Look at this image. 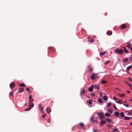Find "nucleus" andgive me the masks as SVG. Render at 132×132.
<instances>
[{"instance_id": "1", "label": "nucleus", "mask_w": 132, "mask_h": 132, "mask_svg": "<svg viewBox=\"0 0 132 132\" xmlns=\"http://www.w3.org/2000/svg\"><path fill=\"white\" fill-rule=\"evenodd\" d=\"M29 106L33 108L34 106V104L32 103V101L34 100L32 98V96L31 95H30L29 96L28 99Z\"/></svg>"}, {"instance_id": "2", "label": "nucleus", "mask_w": 132, "mask_h": 132, "mask_svg": "<svg viewBox=\"0 0 132 132\" xmlns=\"http://www.w3.org/2000/svg\"><path fill=\"white\" fill-rule=\"evenodd\" d=\"M114 52L117 53L121 55L123 53V50L120 49L119 48H117L114 50Z\"/></svg>"}, {"instance_id": "3", "label": "nucleus", "mask_w": 132, "mask_h": 132, "mask_svg": "<svg viewBox=\"0 0 132 132\" xmlns=\"http://www.w3.org/2000/svg\"><path fill=\"white\" fill-rule=\"evenodd\" d=\"M97 114L99 115V118L101 120L103 118H105L104 113L102 112L101 113L100 112H98L97 113Z\"/></svg>"}, {"instance_id": "4", "label": "nucleus", "mask_w": 132, "mask_h": 132, "mask_svg": "<svg viewBox=\"0 0 132 132\" xmlns=\"http://www.w3.org/2000/svg\"><path fill=\"white\" fill-rule=\"evenodd\" d=\"M100 85L98 84H97L93 85V88L94 89H97L98 90L99 89Z\"/></svg>"}, {"instance_id": "5", "label": "nucleus", "mask_w": 132, "mask_h": 132, "mask_svg": "<svg viewBox=\"0 0 132 132\" xmlns=\"http://www.w3.org/2000/svg\"><path fill=\"white\" fill-rule=\"evenodd\" d=\"M97 76L96 74L93 73L92 75L90 76L91 79L92 80H94L95 79V77H96Z\"/></svg>"}, {"instance_id": "6", "label": "nucleus", "mask_w": 132, "mask_h": 132, "mask_svg": "<svg viewBox=\"0 0 132 132\" xmlns=\"http://www.w3.org/2000/svg\"><path fill=\"white\" fill-rule=\"evenodd\" d=\"M39 108L40 111H42V113H43V108L42 105L41 104H39Z\"/></svg>"}, {"instance_id": "7", "label": "nucleus", "mask_w": 132, "mask_h": 132, "mask_svg": "<svg viewBox=\"0 0 132 132\" xmlns=\"http://www.w3.org/2000/svg\"><path fill=\"white\" fill-rule=\"evenodd\" d=\"M46 111L48 114H49L51 111V109L49 107H47L46 109Z\"/></svg>"}, {"instance_id": "8", "label": "nucleus", "mask_w": 132, "mask_h": 132, "mask_svg": "<svg viewBox=\"0 0 132 132\" xmlns=\"http://www.w3.org/2000/svg\"><path fill=\"white\" fill-rule=\"evenodd\" d=\"M93 85H92L91 87L89 88L88 90L89 91L91 92L93 91Z\"/></svg>"}, {"instance_id": "9", "label": "nucleus", "mask_w": 132, "mask_h": 132, "mask_svg": "<svg viewBox=\"0 0 132 132\" xmlns=\"http://www.w3.org/2000/svg\"><path fill=\"white\" fill-rule=\"evenodd\" d=\"M15 86V84L14 83L11 82L10 85V87L11 88H13Z\"/></svg>"}, {"instance_id": "10", "label": "nucleus", "mask_w": 132, "mask_h": 132, "mask_svg": "<svg viewBox=\"0 0 132 132\" xmlns=\"http://www.w3.org/2000/svg\"><path fill=\"white\" fill-rule=\"evenodd\" d=\"M106 122L105 120H102L100 122V125L101 126H102L103 125L105 124Z\"/></svg>"}, {"instance_id": "11", "label": "nucleus", "mask_w": 132, "mask_h": 132, "mask_svg": "<svg viewBox=\"0 0 132 132\" xmlns=\"http://www.w3.org/2000/svg\"><path fill=\"white\" fill-rule=\"evenodd\" d=\"M126 27V25L125 24H122L121 26V28L122 29H124Z\"/></svg>"}, {"instance_id": "12", "label": "nucleus", "mask_w": 132, "mask_h": 132, "mask_svg": "<svg viewBox=\"0 0 132 132\" xmlns=\"http://www.w3.org/2000/svg\"><path fill=\"white\" fill-rule=\"evenodd\" d=\"M132 117H125L124 119L125 120H128L130 119L131 118H132Z\"/></svg>"}, {"instance_id": "13", "label": "nucleus", "mask_w": 132, "mask_h": 132, "mask_svg": "<svg viewBox=\"0 0 132 132\" xmlns=\"http://www.w3.org/2000/svg\"><path fill=\"white\" fill-rule=\"evenodd\" d=\"M106 120L108 122H112V120L108 118H105Z\"/></svg>"}, {"instance_id": "14", "label": "nucleus", "mask_w": 132, "mask_h": 132, "mask_svg": "<svg viewBox=\"0 0 132 132\" xmlns=\"http://www.w3.org/2000/svg\"><path fill=\"white\" fill-rule=\"evenodd\" d=\"M132 68V65H130V66H128L126 68V71H128L129 70V69Z\"/></svg>"}, {"instance_id": "15", "label": "nucleus", "mask_w": 132, "mask_h": 132, "mask_svg": "<svg viewBox=\"0 0 132 132\" xmlns=\"http://www.w3.org/2000/svg\"><path fill=\"white\" fill-rule=\"evenodd\" d=\"M120 116L122 117H125V115L123 112H121L120 114Z\"/></svg>"}, {"instance_id": "16", "label": "nucleus", "mask_w": 132, "mask_h": 132, "mask_svg": "<svg viewBox=\"0 0 132 132\" xmlns=\"http://www.w3.org/2000/svg\"><path fill=\"white\" fill-rule=\"evenodd\" d=\"M24 91V89L22 88L19 89V92L20 93L23 92Z\"/></svg>"}, {"instance_id": "17", "label": "nucleus", "mask_w": 132, "mask_h": 132, "mask_svg": "<svg viewBox=\"0 0 132 132\" xmlns=\"http://www.w3.org/2000/svg\"><path fill=\"white\" fill-rule=\"evenodd\" d=\"M114 114L115 116H118L119 115V112H114Z\"/></svg>"}, {"instance_id": "18", "label": "nucleus", "mask_w": 132, "mask_h": 132, "mask_svg": "<svg viewBox=\"0 0 132 132\" xmlns=\"http://www.w3.org/2000/svg\"><path fill=\"white\" fill-rule=\"evenodd\" d=\"M108 112H109L110 113L112 114V113L113 111L112 109H109L107 110Z\"/></svg>"}, {"instance_id": "19", "label": "nucleus", "mask_w": 132, "mask_h": 132, "mask_svg": "<svg viewBox=\"0 0 132 132\" xmlns=\"http://www.w3.org/2000/svg\"><path fill=\"white\" fill-rule=\"evenodd\" d=\"M115 102L119 104H122V103H121L122 101L121 100H119L117 101H115Z\"/></svg>"}, {"instance_id": "20", "label": "nucleus", "mask_w": 132, "mask_h": 132, "mask_svg": "<svg viewBox=\"0 0 132 132\" xmlns=\"http://www.w3.org/2000/svg\"><path fill=\"white\" fill-rule=\"evenodd\" d=\"M103 98L104 100L105 101L107 100L108 99V97L106 96H103Z\"/></svg>"}, {"instance_id": "21", "label": "nucleus", "mask_w": 132, "mask_h": 132, "mask_svg": "<svg viewBox=\"0 0 132 132\" xmlns=\"http://www.w3.org/2000/svg\"><path fill=\"white\" fill-rule=\"evenodd\" d=\"M84 93H85V91L84 90L81 91L80 93V95L81 96L82 95H83Z\"/></svg>"}, {"instance_id": "22", "label": "nucleus", "mask_w": 132, "mask_h": 132, "mask_svg": "<svg viewBox=\"0 0 132 132\" xmlns=\"http://www.w3.org/2000/svg\"><path fill=\"white\" fill-rule=\"evenodd\" d=\"M124 51L126 53H128L129 52L128 51V50H127L125 47H124Z\"/></svg>"}, {"instance_id": "23", "label": "nucleus", "mask_w": 132, "mask_h": 132, "mask_svg": "<svg viewBox=\"0 0 132 132\" xmlns=\"http://www.w3.org/2000/svg\"><path fill=\"white\" fill-rule=\"evenodd\" d=\"M105 116L107 117H109L110 116V115L109 113H106L105 114Z\"/></svg>"}, {"instance_id": "24", "label": "nucleus", "mask_w": 132, "mask_h": 132, "mask_svg": "<svg viewBox=\"0 0 132 132\" xmlns=\"http://www.w3.org/2000/svg\"><path fill=\"white\" fill-rule=\"evenodd\" d=\"M118 95L120 97H123L125 96V95L124 94H118Z\"/></svg>"}, {"instance_id": "25", "label": "nucleus", "mask_w": 132, "mask_h": 132, "mask_svg": "<svg viewBox=\"0 0 132 132\" xmlns=\"http://www.w3.org/2000/svg\"><path fill=\"white\" fill-rule=\"evenodd\" d=\"M19 86L21 87H24L25 85L24 83H21V84L19 85Z\"/></svg>"}, {"instance_id": "26", "label": "nucleus", "mask_w": 132, "mask_h": 132, "mask_svg": "<svg viewBox=\"0 0 132 132\" xmlns=\"http://www.w3.org/2000/svg\"><path fill=\"white\" fill-rule=\"evenodd\" d=\"M107 82V81L104 80H102L101 81V83L103 84H105Z\"/></svg>"}, {"instance_id": "27", "label": "nucleus", "mask_w": 132, "mask_h": 132, "mask_svg": "<svg viewBox=\"0 0 132 132\" xmlns=\"http://www.w3.org/2000/svg\"><path fill=\"white\" fill-rule=\"evenodd\" d=\"M88 102L89 105H91L92 103V101L90 100H89Z\"/></svg>"}, {"instance_id": "28", "label": "nucleus", "mask_w": 132, "mask_h": 132, "mask_svg": "<svg viewBox=\"0 0 132 132\" xmlns=\"http://www.w3.org/2000/svg\"><path fill=\"white\" fill-rule=\"evenodd\" d=\"M29 107L28 108L24 110V111H28L30 110V109H31L30 108H31V107Z\"/></svg>"}, {"instance_id": "29", "label": "nucleus", "mask_w": 132, "mask_h": 132, "mask_svg": "<svg viewBox=\"0 0 132 132\" xmlns=\"http://www.w3.org/2000/svg\"><path fill=\"white\" fill-rule=\"evenodd\" d=\"M128 61V59L127 58L123 60V61L125 63L127 62Z\"/></svg>"}, {"instance_id": "30", "label": "nucleus", "mask_w": 132, "mask_h": 132, "mask_svg": "<svg viewBox=\"0 0 132 132\" xmlns=\"http://www.w3.org/2000/svg\"><path fill=\"white\" fill-rule=\"evenodd\" d=\"M98 102L99 103H102V100L101 98H99V99H98Z\"/></svg>"}, {"instance_id": "31", "label": "nucleus", "mask_w": 132, "mask_h": 132, "mask_svg": "<svg viewBox=\"0 0 132 132\" xmlns=\"http://www.w3.org/2000/svg\"><path fill=\"white\" fill-rule=\"evenodd\" d=\"M105 54V52H103L102 53H101L100 54V55L101 56Z\"/></svg>"}, {"instance_id": "32", "label": "nucleus", "mask_w": 132, "mask_h": 132, "mask_svg": "<svg viewBox=\"0 0 132 132\" xmlns=\"http://www.w3.org/2000/svg\"><path fill=\"white\" fill-rule=\"evenodd\" d=\"M111 102H109V103L107 104V106H106L107 108H108V107H109L111 105Z\"/></svg>"}, {"instance_id": "33", "label": "nucleus", "mask_w": 132, "mask_h": 132, "mask_svg": "<svg viewBox=\"0 0 132 132\" xmlns=\"http://www.w3.org/2000/svg\"><path fill=\"white\" fill-rule=\"evenodd\" d=\"M107 33L109 35H111L112 34V32H107Z\"/></svg>"}, {"instance_id": "34", "label": "nucleus", "mask_w": 132, "mask_h": 132, "mask_svg": "<svg viewBox=\"0 0 132 132\" xmlns=\"http://www.w3.org/2000/svg\"><path fill=\"white\" fill-rule=\"evenodd\" d=\"M123 105L125 106L126 107H129V105H128V104H123Z\"/></svg>"}, {"instance_id": "35", "label": "nucleus", "mask_w": 132, "mask_h": 132, "mask_svg": "<svg viewBox=\"0 0 132 132\" xmlns=\"http://www.w3.org/2000/svg\"><path fill=\"white\" fill-rule=\"evenodd\" d=\"M79 125L81 126L82 127H83L84 126V124L82 123H80L79 124Z\"/></svg>"}, {"instance_id": "36", "label": "nucleus", "mask_w": 132, "mask_h": 132, "mask_svg": "<svg viewBox=\"0 0 132 132\" xmlns=\"http://www.w3.org/2000/svg\"><path fill=\"white\" fill-rule=\"evenodd\" d=\"M110 62V61H108L106 62H105V63H104V65H106L108 63H109Z\"/></svg>"}, {"instance_id": "37", "label": "nucleus", "mask_w": 132, "mask_h": 132, "mask_svg": "<svg viewBox=\"0 0 132 132\" xmlns=\"http://www.w3.org/2000/svg\"><path fill=\"white\" fill-rule=\"evenodd\" d=\"M94 40L93 39H92L90 40H89L88 41V42H92L94 41Z\"/></svg>"}, {"instance_id": "38", "label": "nucleus", "mask_w": 132, "mask_h": 132, "mask_svg": "<svg viewBox=\"0 0 132 132\" xmlns=\"http://www.w3.org/2000/svg\"><path fill=\"white\" fill-rule=\"evenodd\" d=\"M12 91H11L9 93V95L10 96H12Z\"/></svg>"}, {"instance_id": "39", "label": "nucleus", "mask_w": 132, "mask_h": 132, "mask_svg": "<svg viewBox=\"0 0 132 132\" xmlns=\"http://www.w3.org/2000/svg\"><path fill=\"white\" fill-rule=\"evenodd\" d=\"M131 111H130V110L129 111V112L128 113V114H127L128 116H129V114H132V112H130Z\"/></svg>"}, {"instance_id": "40", "label": "nucleus", "mask_w": 132, "mask_h": 132, "mask_svg": "<svg viewBox=\"0 0 132 132\" xmlns=\"http://www.w3.org/2000/svg\"><path fill=\"white\" fill-rule=\"evenodd\" d=\"M113 99L114 100H117L118 99V98H117L116 97H114Z\"/></svg>"}, {"instance_id": "41", "label": "nucleus", "mask_w": 132, "mask_h": 132, "mask_svg": "<svg viewBox=\"0 0 132 132\" xmlns=\"http://www.w3.org/2000/svg\"><path fill=\"white\" fill-rule=\"evenodd\" d=\"M118 130V129L117 128H115L113 130V132H114L116 131H117Z\"/></svg>"}, {"instance_id": "42", "label": "nucleus", "mask_w": 132, "mask_h": 132, "mask_svg": "<svg viewBox=\"0 0 132 132\" xmlns=\"http://www.w3.org/2000/svg\"><path fill=\"white\" fill-rule=\"evenodd\" d=\"M45 117V114H44L42 116V118L43 119Z\"/></svg>"}, {"instance_id": "43", "label": "nucleus", "mask_w": 132, "mask_h": 132, "mask_svg": "<svg viewBox=\"0 0 132 132\" xmlns=\"http://www.w3.org/2000/svg\"><path fill=\"white\" fill-rule=\"evenodd\" d=\"M102 92H101V93L100 94V97H101L102 96Z\"/></svg>"}, {"instance_id": "44", "label": "nucleus", "mask_w": 132, "mask_h": 132, "mask_svg": "<svg viewBox=\"0 0 132 132\" xmlns=\"http://www.w3.org/2000/svg\"><path fill=\"white\" fill-rule=\"evenodd\" d=\"M26 90H27V91H30V89L29 88H26Z\"/></svg>"}, {"instance_id": "45", "label": "nucleus", "mask_w": 132, "mask_h": 132, "mask_svg": "<svg viewBox=\"0 0 132 132\" xmlns=\"http://www.w3.org/2000/svg\"><path fill=\"white\" fill-rule=\"evenodd\" d=\"M93 71V68H90L89 69V71L91 72Z\"/></svg>"}, {"instance_id": "46", "label": "nucleus", "mask_w": 132, "mask_h": 132, "mask_svg": "<svg viewBox=\"0 0 132 132\" xmlns=\"http://www.w3.org/2000/svg\"><path fill=\"white\" fill-rule=\"evenodd\" d=\"M113 107H114V108L115 109H116L117 110H118V109L117 108H116V106H115V105H114L113 106Z\"/></svg>"}, {"instance_id": "47", "label": "nucleus", "mask_w": 132, "mask_h": 132, "mask_svg": "<svg viewBox=\"0 0 132 132\" xmlns=\"http://www.w3.org/2000/svg\"><path fill=\"white\" fill-rule=\"evenodd\" d=\"M91 95L94 96H95V94L94 93H93L91 94Z\"/></svg>"}, {"instance_id": "48", "label": "nucleus", "mask_w": 132, "mask_h": 132, "mask_svg": "<svg viewBox=\"0 0 132 132\" xmlns=\"http://www.w3.org/2000/svg\"><path fill=\"white\" fill-rule=\"evenodd\" d=\"M129 60L130 61H132V57H130L129 58Z\"/></svg>"}, {"instance_id": "49", "label": "nucleus", "mask_w": 132, "mask_h": 132, "mask_svg": "<svg viewBox=\"0 0 132 132\" xmlns=\"http://www.w3.org/2000/svg\"><path fill=\"white\" fill-rule=\"evenodd\" d=\"M51 121V120L50 119H49L48 120V122L49 123H50V121Z\"/></svg>"}, {"instance_id": "50", "label": "nucleus", "mask_w": 132, "mask_h": 132, "mask_svg": "<svg viewBox=\"0 0 132 132\" xmlns=\"http://www.w3.org/2000/svg\"><path fill=\"white\" fill-rule=\"evenodd\" d=\"M128 45L129 46H132V44L130 43H129V44H128Z\"/></svg>"}, {"instance_id": "51", "label": "nucleus", "mask_w": 132, "mask_h": 132, "mask_svg": "<svg viewBox=\"0 0 132 132\" xmlns=\"http://www.w3.org/2000/svg\"><path fill=\"white\" fill-rule=\"evenodd\" d=\"M93 117H92L91 118V119H90V120H91V121H92V120H93Z\"/></svg>"}, {"instance_id": "52", "label": "nucleus", "mask_w": 132, "mask_h": 132, "mask_svg": "<svg viewBox=\"0 0 132 132\" xmlns=\"http://www.w3.org/2000/svg\"><path fill=\"white\" fill-rule=\"evenodd\" d=\"M127 93H130V91H128V90H127Z\"/></svg>"}, {"instance_id": "53", "label": "nucleus", "mask_w": 132, "mask_h": 132, "mask_svg": "<svg viewBox=\"0 0 132 132\" xmlns=\"http://www.w3.org/2000/svg\"><path fill=\"white\" fill-rule=\"evenodd\" d=\"M129 101L130 102H131V103H132V99H130Z\"/></svg>"}, {"instance_id": "54", "label": "nucleus", "mask_w": 132, "mask_h": 132, "mask_svg": "<svg viewBox=\"0 0 132 132\" xmlns=\"http://www.w3.org/2000/svg\"><path fill=\"white\" fill-rule=\"evenodd\" d=\"M128 84L129 86L131 87V84H130L129 83H128Z\"/></svg>"}, {"instance_id": "55", "label": "nucleus", "mask_w": 132, "mask_h": 132, "mask_svg": "<svg viewBox=\"0 0 132 132\" xmlns=\"http://www.w3.org/2000/svg\"><path fill=\"white\" fill-rule=\"evenodd\" d=\"M130 125L132 126V122H130Z\"/></svg>"}, {"instance_id": "56", "label": "nucleus", "mask_w": 132, "mask_h": 132, "mask_svg": "<svg viewBox=\"0 0 132 132\" xmlns=\"http://www.w3.org/2000/svg\"><path fill=\"white\" fill-rule=\"evenodd\" d=\"M127 100L126 101H123V102L124 103H126L127 102Z\"/></svg>"}, {"instance_id": "57", "label": "nucleus", "mask_w": 132, "mask_h": 132, "mask_svg": "<svg viewBox=\"0 0 132 132\" xmlns=\"http://www.w3.org/2000/svg\"><path fill=\"white\" fill-rule=\"evenodd\" d=\"M129 80H130L131 81H132V79L131 78H129Z\"/></svg>"}, {"instance_id": "58", "label": "nucleus", "mask_w": 132, "mask_h": 132, "mask_svg": "<svg viewBox=\"0 0 132 132\" xmlns=\"http://www.w3.org/2000/svg\"><path fill=\"white\" fill-rule=\"evenodd\" d=\"M93 37L94 38H95L96 37V36L95 35H94V36H93Z\"/></svg>"}, {"instance_id": "59", "label": "nucleus", "mask_w": 132, "mask_h": 132, "mask_svg": "<svg viewBox=\"0 0 132 132\" xmlns=\"http://www.w3.org/2000/svg\"><path fill=\"white\" fill-rule=\"evenodd\" d=\"M130 46H129L128 44L127 45V47L128 48Z\"/></svg>"}, {"instance_id": "60", "label": "nucleus", "mask_w": 132, "mask_h": 132, "mask_svg": "<svg viewBox=\"0 0 132 132\" xmlns=\"http://www.w3.org/2000/svg\"><path fill=\"white\" fill-rule=\"evenodd\" d=\"M131 48H132L131 47H130V46H129V47H128V48H129L130 49H131Z\"/></svg>"}, {"instance_id": "61", "label": "nucleus", "mask_w": 132, "mask_h": 132, "mask_svg": "<svg viewBox=\"0 0 132 132\" xmlns=\"http://www.w3.org/2000/svg\"><path fill=\"white\" fill-rule=\"evenodd\" d=\"M131 51H132V47L130 49Z\"/></svg>"}, {"instance_id": "62", "label": "nucleus", "mask_w": 132, "mask_h": 132, "mask_svg": "<svg viewBox=\"0 0 132 132\" xmlns=\"http://www.w3.org/2000/svg\"><path fill=\"white\" fill-rule=\"evenodd\" d=\"M27 103H25V106H26L27 105Z\"/></svg>"}, {"instance_id": "63", "label": "nucleus", "mask_w": 132, "mask_h": 132, "mask_svg": "<svg viewBox=\"0 0 132 132\" xmlns=\"http://www.w3.org/2000/svg\"><path fill=\"white\" fill-rule=\"evenodd\" d=\"M74 128V127H73L72 128V130H73V129Z\"/></svg>"}, {"instance_id": "64", "label": "nucleus", "mask_w": 132, "mask_h": 132, "mask_svg": "<svg viewBox=\"0 0 132 132\" xmlns=\"http://www.w3.org/2000/svg\"><path fill=\"white\" fill-rule=\"evenodd\" d=\"M94 132H96V131L95 130H94Z\"/></svg>"}]
</instances>
